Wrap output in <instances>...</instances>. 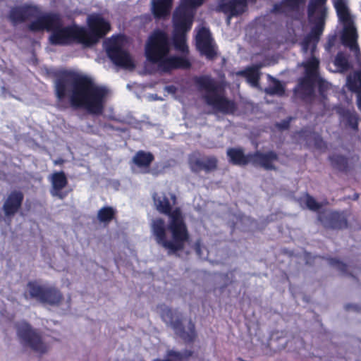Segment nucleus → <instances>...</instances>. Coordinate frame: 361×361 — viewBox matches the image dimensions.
I'll return each mask as SVG.
<instances>
[{
    "instance_id": "1",
    "label": "nucleus",
    "mask_w": 361,
    "mask_h": 361,
    "mask_svg": "<svg viewBox=\"0 0 361 361\" xmlns=\"http://www.w3.org/2000/svg\"><path fill=\"white\" fill-rule=\"evenodd\" d=\"M109 90L96 85L87 75L73 71L60 72L54 80V94L56 107L59 110L68 108L65 99L68 97L74 109H85L94 116L102 115L105 109Z\"/></svg>"
},
{
    "instance_id": "2",
    "label": "nucleus",
    "mask_w": 361,
    "mask_h": 361,
    "mask_svg": "<svg viewBox=\"0 0 361 361\" xmlns=\"http://www.w3.org/2000/svg\"><path fill=\"white\" fill-rule=\"evenodd\" d=\"M157 210L169 216V223L161 217L152 220L151 232L155 241L164 248L168 255H176L184 250L189 240L190 233L184 216L180 208H172L170 200L165 194L159 195L154 192L152 195Z\"/></svg>"
},
{
    "instance_id": "3",
    "label": "nucleus",
    "mask_w": 361,
    "mask_h": 361,
    "mask_svg": "<svg viewBox=\"0 0 361 361\" xmlns=\"http://www.w3.org/2000/svg\"><path fill=\"white\" fill-rule=\"evenodd\" d=\"M308 16L312 24L310 33L301 42L304 54L310 51V58L300 63L304 68V75L298 79L293 89L295 97L305 102H310L315 97L316 88V0H310L308 6Z\"/></svg>"
},
{
    "instance_id": "4",
    "label": "nucleus",
    "mask_w": 361,
    "mask_h": 361,
    "mask_svg": "<svg viewBox=\"0 0 361 361\" xmlns=\"http://www.w3.org/2000/svg\"><path fill=\"white\" fill-rule=\"evenodd\" d=\"M32 32L47 30L51 32L49 42L53 45H68L73 42L83 44L85 27L78 25H63L61 16L58 13H43L27 26Z\"/></svg>"
},
{
    "instance_id": "5",
    "label": "nucleus",
    "mask_w": 361,
    "mask_h": 361,
    "mask_svg": "<svg viewBox=\"0 0 361 361\" xmlns=\"http://www.w3.org/2000/svg\"><path fill=\"white\" fill-rule=\"evenodd\" d=\"M205 0H181L172 16V44L174 49L184 55L189 54L187 35L192 27L195 10Z\"/></svg>"
},
{
    "instance_id": "6",
    "label": "nucleus",
    "mask_w": 361,
    "mask_h": 361,
    "mask_svg": "<svg viewBox=\"0 0 361 361\" xmlns=\"http://www.w3.org/2000/svg\"><path fill=\"white\" fill-rule=\"evenodd\" d=\"M194 82L200 90L207 92L204 99L208 105L224 114H233L236 111L235 102L218 94L220 87L210 76H197L194 78Z\"/></svg>"
},
{
    "instance_id": "7",
    "label": "nucleus",
    "mask_w": 361,
    "mask_h": 361,
    "mask_svg": "<svg viewBox=\"0 0 361 361\" xmlns=\"http://www.w3.org/2000/svg\"><path fill=\"white\" fill-rule=\"evenodd\" d=\"M171 40L169 34L161 29L154 30L149 36L145 48L147 60L158 67L169 55Z\"/></svg>"
},
{
    "instance_id": "8",
    "label": "nucleus",
    "mask_w": 361,
    "mask_h": 361,
    "mask_svg": "<svg viewBox=\"0 0 361 361\" xmlns=\"http://www.w3.org/2000/svg\"><path fill=\"white\" fill-rule=\"evenodd\" d=\"M160 316L162 320L169 324L175 334L182 338L185 343H192L196 336L195 325L191 319L188 320L187 330L183 321V315L177 310H173L165 305H159Z\"/></svg>"
},
{
    "instance_id": "9",
    "label": "nucleus",
    "mask_w": 361,
    "mask_h": 361,
    "mask_svg": "<svg viewBox=\"0 0 361 361\" xmlns=\"http://www.w3.org/2000/svg\"><path fill=\"white\" fill-rule=\"evenodd\" d=\"M29 296L42 304L59 306L64 298L61 290L54 286L40 285L37 281H29L27 284Z\"/></svg>"
},
{
    "instance_id": "10",
    "label": "nucleus",
    "mask_w": 361,
    "mask_h": 361,
    "mask_svg": "<svg viewBox=\"0 0 361 361\" xmlns=\"http://www.w3.org/2000/svg\"><path fill=\"white\" fill-rule=\"evenodd\" d=\"M16 332L23 345L28 346L35 352L42 355L48 352L49 346L43 342L41 335L33 329L29 323L26 322L18 323Z\"/></svg>"
},
{
    "instance_id": "11",
    "label": "nucleus",
    "mask_w": 361,
    "mask_h": 361,
    "mask_svg": "<svg viewBox=\"0 0 361 361\" xmlns=\"http://www.w3.org/2000/svg\"><path fill=\"white\" fill-rule=\"evenodd\" d=\"M89 30L85 28L83 44L90 46L104 37L111 30L110 23L99 14H92L87 18Z\"/></svg>"
},
{
    "instance_id": "12",
    "label": "nucleus",
    "mask_w": 361,
    "mask_h": 361,
    "mask_svg": "<svg viewBox=\"0 0 361 361\" xmlns=\"http://www.w3.org/2000/svg\"><path fill=\"white\" fill-rule=\"evenodd\" d=\"M322 205L317 202V220L324 227L333 230H342L348 226V213L347 211H322Z\"/></svg>"
},
{
    "instance_id": "13",
    "label": "nucleus",
    "mask_w": 361,
    "mask_h": 361,
    "mask_svg": "<svg viewBox=\"0 0 361 361\" xmlns=\"http://www.w3.org/2000/svg\"><path fill=\"white\" fill-rule=\"evenodd\" d=\"M106 51L108 57L116 66L122 67H133V63L130 54L122 47L120 37H112L106 42Z\"/></svg>"
},
{
    "instance_id": "14",
    "label": "nucleus",
    "mask_w": 361,
    "mask_h": 361,
    "mask_svg": "<svg viewBox=\"0 0 361 361\" xmlns=\"http://www.w3.org/2000/svg\"><path fill=\"white\" fill-rule=\"evenodd\" d=\"M256 2L257 0H217L215 11L227 15V20L229 22L231 18L239 16L246 12L248 3Z\"/></svg>"
},
{
    "instance_id": "15",
    "label": "nucleus",
    "mask_w": 361,
    "mask_h": 361,
    "mask_svg": "<svg viewBox=\"0 0 361 361\" xmlns=\"http://www.w3.org/2000/svg\"><path fill=\"white\" fill-rule=\"evenodd\" d=\"M196 47L202 55L210 61L217 56V48L213 42L209 28L201 27L196 35Z\"/></svg>"
},
{
    "instance_id": "16",
    "label": "nucleus",
    "mask_w": 361,
    "mask_h": 361,
    "mask_svg": "<svg viewBox=\"0 0 361 361\" xmlns=\"http://www.w3.org/2000/svg\"><path fill=\"white\" fill-rule=\"evenodd\" d=\"M42 15V11L37 6L25 4L12 8L8 18L13 25H17L31 18L37 19Z\"/></svg>"
},
{
    "instance_id": "17",
    "label": "nucleus",
    "mask_w": 361,
    "mask_h": 361,
    "mask_svg": "<svg viewBox=\"0 0 361 361\" xmlns=\"http://www.w3.org/2000/svg\"><path fill=\"white\" fill-rule=\"evenodd\" d=\"M218 159L215 156L198 157L195 154L188 158V164L193 173H198L202 171L206 173L214 171L218 168Z\"/></svg>"
},
{
    "instance_id": "18",
    "label": "nucleus",
    "mask_w": 361,
    "mask_h": 361,
    "mask_svg": "<svg viewBox=\"0 0 361 361\" xmlns=\"http://www.w3.org/2000/svg\"><path fill=\"white\" fill-rule=\"evenodd\" d=\"M251 157V164L254 166H260L267 171L276 170L274 162L278 161L279 155L276 152L273 150L267 152L256 151L252 153Z\"/></svg>"
},
{
    "instance_id": "19",
    "label": "nucleus",
    "mask_w": 361,
    "mask_h": 361,
    "mask_svg": "<svg viewBox=\"0 0 361 361\" xmlns=\"http://www.w3.org/2000/svg\"><path fill=\"white\" fill-rule=\"evenodd\" d=\"M343 29L341 36L342 44L350 49L355 54L360 53V48L357 44L358 35L353 24V21L343 23Z\"/></svg>"
},
{
    "instance_id": "20",
    "label": "nucleus",
    "mask_w": 361,
    "mask_h": 361,
    "mask_svg": "<svg viewBox=\"0 0 361 361\" xmlns=\"http://www.w3.org/2000/svg\"><path fill=\"white\" fill-rule=\"evenodd\" d=\"M24 195L20 190H13L5 200L2 209L6 217H13L22 207Z\"/></svg>"
},
{
    "instance_id": "21",
    "label": "nucleus",
    "mask_w": 361,
    "mask_h": 361,
    "mask_svg": "<svg viewBox=\"0 0 361 361\" xmlns=\"http://www.w3.org/2000/svg\"><path fill=\"white\" fill-rule=\"evenodd\" d=\"M190 67L191 63L185 56H168L160 64L159 68L164 73H169L173 70H185Z\"/></svg>"
},
{
    "instance_id": "22",
    "label": "nucleus",
    "mask_w": 361,
    "mask_h": 361,
    "mask_svg": "<svg viewBox=\"0 0 361 361\" xmlns=\"http://www.w3.org/2000/svg\"><path fill=\"white\" fill-rule=\"evenodd\" d=\"M51 188L50 192L52 196L58 197L63 200L67 196V192H63L61 190L68 185V178L66 173L61 171L54 172L50 177Z\"/></svg>"
},
{
    "instance_id": "23",
    "label": "nucleus",
    "mask_w": 361,
    "mask_h": 361,
    "mask_svg": "<svg viewBox=\"0 0 361 361\" xmlns=\"http://www.w3.org/2000/svg\"><path fill=\"white\" fill-rule=\"evenodd\" d=\"M229 162L235 166H246L251 163L252 153L245 154L242 148L229 147L226 151Z\"/></svg>"
},
{
    "instance_id": "24",
    "label": "nucleus",
    "mask_w": 361,
    "mask_h": 361,
    "mask_svg": "<svg viewBox=\"0 0 361 361\" xmlns=\"http://www.w3.org/2000/svg\"><path fill=\"white\" fill-rule=\"evenodd\" d=\"M154 160V154L144 150L137 151L133 157V164L142 170L143 173H150L149 167Z\"/></svg>"
},
{
    "instance_id": "25",
    "label": "nucleus",
    "mask_w": 361,
    "mask_h": 361,
    "mask_svg": "<svg viewBox=\"0 0 361 361\" xmlns=\"http://www.w3.org/2000/svg\"><path fill=\"white\" fill-rule=\"evenodd\" d=\"M338 114L346 127L355 131L358 130L359 116L353 109L341 108L338 110Z\"/></svg>"
},
{
    "instance_id": "26",
    "label": "nucleus",
    "mask_w": 361,
    "mask_h": 361,
    "mask_svg": "<svg viewBox=\"0 0 361 361\" xmlns=\"http://www.w3.org/2000/svg\"><path fill=\"white\" fill-rule=\"evenodd\" d=\"M173 0H156L153 1L152 13L155 18H165L169 15Z\"/></svg>"
},
{
    "instance_id": "27",
    "label": "nucleus",
    "mask_w": 361,
    "mask_h": 361,
    "mask_svg": "<svg viewBox=\"0 0 361 361\" xmlns=\"http://www.w3.org/2000/svg\"><path fill=\"white\" fill-rule=\"evenodd\" d=\"M260 68V65L248 67L245 70L239 71L238 74L245 77L252 86L257 87L260 78V73L259 71Z\"/></svg>"
},
{
    "instance_id": "28",
    "label": "nucleus",
    "mask_w": 361,
    "mask_h": 361,
    "mask_svg": "<svg viewBox=\"0 0 361 361\" xmlns=\"http://www.w3.org/2000/svg\"><path fill=\"white\" fill-rule=\"evenodd\" d=\"M334 6L338 18L342 24L353 21L348 8L344 0H335Z\"/></svg>"
},
{
    "instance_id": "29",
    "label": "nucleus",
    "mask_w": 361,
    "mask_h": 361,
    "mask_svg": "<svg viewBox=\"0 0 361 361\" xmlns=\"http://www.w3.org/2000/svg\"><path fill=\"white\" fill-rule=\"evenodd\" d=\"M329 159L332 167L341 172L346 173L349 170L348 158L344 155L333 154Z\"/></svg>"
},
{
    "instance_id": "30",
    "label": "nucleus",
    "mask_w": 361,
    "mask_h": 361,
    "mask_svg": "<svg viewBox=\"0 0 361 361\" xmlns=\"http://www.w3.org/2000/svg\"><path fill=\"white\" fill-rule=\"evenodd\" d=\"M334 64L339 73H345L352 68L349 61V55L343 51H338L336 55Z\"/></svg>"
},
{
    "instance_id": "31",
    "label": "nucleus",
    "mask_w": 361,
    "mask_h": 361,
    "mask_svg": "<svg viewBox=\"0 0 361 361\" xmlns=\"http://www.w3.org/2000/svg\"><path fill=\"white\" fill-rule=\"evenodd\" d=\"M116 215V210L111 206H104L97 212V218L98 221L104 226H108Z\"/></svg>"
},
{
    "instance_id": "32",
    "label": "nucleus",
    "mask_w": 361,
    "mask_h": 361,
    "mask_svg": "<svg viewBox=\"0 0 361 361\" xmlns=\"http://www.w3.org/2000/svg\"><path fill=\"white\" fill-rule=\"evenodd\" d=\"M347 85L351 92L357 93V95L361 94V71H357L348 76Z\"/></svg>"
},
{
    "instance_id": "33",
    "label": "nucleus",
    "mask_w": 361,
    "mask_h": 361,
    "mask_svg": "<svg viewBox=\"0 0 361 361\" xmlns=\"http://www.w3.org/2000/svg\"><path fill=\"white\" fill-rule=\"evenodd\" d=\"M192 355V352L190 350H185L184 353H181L174 350H169L167 352L166 359H156L154 361H185V358L190 357Z\"/></svg>"
},
{
    "instance_id": "34",
    "label": "nucleus",
    "mask_w": 361,
    "mask_h": 361,
    "mask_svg": "<svg viewBox=\"0 0 361 361\" xmlns=\"http://www.w3.org/2000/svg\"><path fill=\"white\" fill-rule=\"evenodd\" d=\"M305 3V0H283L286 8L292 11H298L300 6Z\"/></svg>"
},
{
    "instance_id": "35",
    "label": "nucleus",
    "mask_w": 361,
    "mask_h": 361,
    "mask_svg": "<svg viewBox=\"0 0 361 361\" xmlns=\"http://www.w3.org/2000/svg\"><path fill=\"white\" fill-rule=\"evenodd\" d=\"M267 92L270 94L283 95L285 92V89L279 80H276L274 85L270 87Z\"/></svg>"
},
{
    "instance_id": "36",
    "label": "nucleus",
    "mask_w": 361,
    "mask_h": 361,
    "mask_svg": "<svg viewBox=\"0 0 361 361\" xmlns=\"http://www.w3.org/2000/svg\"><path fill=\"white\" fill-rule=\"evenodd\" d=\"M330 264L336 268L338 270H339L342 273H346L348 267L347 264L343 263V262L340 261L339 259H337L336 258H331L329 260Z\"/></svg>"
},
{
    "instance_id": "37",
    "label": "nucleus",
    "mask_w": 361,
    "mask_h": 361,
    "mask_svg": "<svg viewBox=\"0 0 361 361\" xmlns=\"http://www.w3.org/2000/svg\"><path fill=\"white\" fill-rule=\"evenodd\" d=\"M328 88V83L325 82L323 78L317 73V91L321 94Z\"/></svg>"
},
{
    "instance_id": "38",
    "label": "nucleus",
    "mask_w": 361,
    "mask_h": 361,
    "mask_svg": "<svg viewBox=\"0 0 361 361\" xmlns=\"http://www.w3.org/2000/svg\"><path fill=\"white\" fill-rule=\"evenodd\" d=\"M336 41V36L335 35H329L324 45L325 49L328 51H330L331 48L335 45Z\"/></svg>"
},
{
    "instance_id": "39",
    "label": "nucleus",
    "mask_w": 361,
    "mask_h": 361,
    "mask_svg": "<svg viewBox=\"0 0 361 361\" xmlns=\"http://www.w3.org/2000/svg\"><path fill=\"white\" fill-rule=\"evenodd\" d=\"M324 21H322L319 17V13H317V42L319 39L320 35H322L324 28Z\"/></svg>"
},
{
    "instance_id": "40",
    "label": "nucleus",
    "mask_w": 361,
    "mask_h": 361,
    "mask_svg": "<svg viewBox=\"0 0 361 361\" xmlns=\"http://www.w3.org/2000/svg\"><path fill=\"white\" fill-rule=\"evenodd\" d=\"M306 205L310 209L316 211V199L307 195L306 200Z\"/></svg>"
},
{
    "instance_id": "41",
    "label": "nucleus",
    "mask_w": 361,
    "mask_h": 361,
    "mask_svg": "<svg viewBox=\"0 0 361 361\" xmlns=\"http://www.w3.org/2000/svg\"><path fill=\"white\" fill-rule=\"evenodd\" d=\"M326 15H327V8L326 7V6H320V7H319V19L322 21L325 22V18L326 17Z\"/></svg>"
},
{
    "instance_id": "42",
    "label": "nucleus",
    "mask_w": 361,
    "mask_h": 361,
    "mask_svg": "<svg viewBox=\"0 0 361 361\" xmlns=\"http://www.w3.org/2000/svg\"><path fill=\"white\" fill-rule=\"evenodd\" d=\"M284 6L283 4V1L280 4H275L273 7V11L275 13H283Z\"/></svg>"
},
{
    "instance_id": "43",
    "label": "nucleus",
    "mask_w": 361,
    "mask_h": 361,
    "mask_svg": "<svg viewBox=\"0 0 361 361\" xmlns=\"http://www.w3.org/2000/svg\"><path fill=\"white\" fill-rule=\"evenodd\" d=\"M317 149H321L324 145V141L322 138L317 135Z\"/></svg>"
},
{
    "instance_id": "44",
    "label": "nucleus",
    "mask_w": 361,
    "mask_h": 361,
    "mask_svg": "<svg viewBox=\"0 0 361 361\" xmlns=\"http://www.w3.org/2000/svg\"><path fill=\"white\" fill-rule=\"evenodd\" d=\"M327 0H317V13H319V7L320 6H325Z\"/></svg>"
},
{
    "instance_id": "45",
    "label": "nucleus",
    "mask_w": 361,
    "mask_h": 361,
    "mask_svg": "<svg viewBox=\"0 0 361 361\" xmlns=\"http://www.w3.org/2000/svg\"><path fill=\"white\" fill-rule=\"evenodd\" d=\"M357 308V306L353 304H347L345 305V310H355Z\"/></svg>"
},
{
    "instance_id": "46",
    "label": "nucleus",
    "mask_w": 361,
    "mask_h": 361,
    "mask_svg": "<svg viewBox=\"0 0 361 361\" xmlns=\"http://www.w3.org/2000/svg\"><path fill=\"white\" fill-rule=\"evenodd\" d=\"M357 104L359 109L361 111V94L357 95Z\"/></svg>"
},
{
    "instance_id": "47",
    "label": "nucleus",
    "mask_w": 361,
    "mask_h": 361,
    "mask_svg": "<svg viewBox=\"0 0 361 361\" xmlns=\"http://www.w3.org/2000/svg\"><path fill=\"white\" fill-rule=\"evenodd\" d=\"M63 162V159H59L55 161V164H61Z\"/></svg>"
},
{
    "instance_id": "48",
    "label": "nucleus",
    "mask_w": 361,
    "mask_h": 361,
    "mask_svg": "<svg viewBox=\"0 0 361 361\" xmlns=\"http://www.w3.org/2000/svg\"><path fill=\"white\" fill-rule=\"evenodd\" d=\"M317 68H318V67H319V59H317Z\"/></svg>"
},
{
    "instance_id": "49",
    "label": "nucleus",
    "mask_w": 361,
    "mask_h": 361,
    "mask_svg": "<svg viewBox=\"0 0 361 361\" xmlns=\"http://www.w3.org/2000/svg\"><path fill=\"white\" fill-rule=\"evenodd\" d=\"M171 196H172L173 198H174V199L176 198L174 195H172Z\"/></svg>"
}]
</instances>
